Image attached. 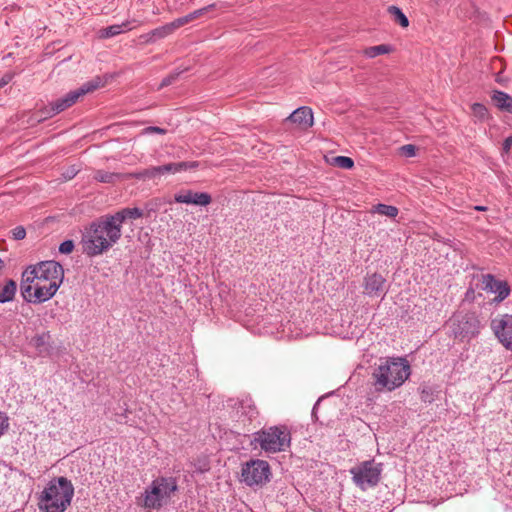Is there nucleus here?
<instances>
[{
  "instance_id": "obj_1",
  "label": "nucleus",
  "mask_w": 512,
  "mask_h": 512,
  "mask_svg": "<svg viewBox=\"0 0 512 512\" xmlns=\"http://www.w3.org/2000/svg\"><path fill=\"white\" fill-rule=\"evenodd\" d=\"M121 230L109 215L93 221L82 233L80 244L82 252L95 257L107 252L121 238Z\"/></svg>"
},
{
  "instance_id": "obj_2",
  "label": "nucleus",
  "mask_w": 512,
  "mask_h": 512,
  "mask_svg": "<svg viewBox=\"0 0 512 512\" xmlns=\"http://www.w3.org/2000/svg\"><path fill=\"white\" fill-rule=\"evenodd\" d=\"M410 374L411 367L406 358H383L373 369L372 385L376 392L393 391L402 386Z\"/></svg>"
},
{
  "instance_id": "obj_3",
  "label": "nucleus",
  "mask_w": 512,
  "mask_h": 512,
  "mask_svg": "<svg viewBox=\"0 0 512 512\" xmlns=\"http://www.w3.org/2000/svg\"><path fill=\"white\" fill-rule=\"evenodd\" d=\"M74 496V487L66 477L53 478L39 497V508L43 512H64Z\"/></svg>"
},
{
  "instance_id": "obj_4",
  "label": "nucleus",
  "mask_w": 512,
  "mask_h": 512,
  "mask_svg": "<svg viewBox=\"0 0 512 512\" xmlns=\"http://www.w3.org/2000/svg\"><path fill=\"white\" fill-rule=\"evenodd\" d=\"M254 441L268 453L285 451L291 443V434L284 425L272 426L255 433Z\"/></svg>"
},
{
  "instance_id": "obj_5",
  "label": "nucleus",
  "mask_w": 512,
  "mask_h": 512,
  "mask_svg": "<svg viewBox=\"0 0 512 512\" xmlns=\"http://www.w3.org/2000/svg\"><path fill=\"white\" fill-rule=\"evenodd\" d=\"M177 489L173 478H157L145 491L144 506L150 509L160 508Z\"/></svg>"
},
{
  "instance_id": "obj_6",
  "label": "nucleus",
  "mask_w": 512,
  "mask_h": 512,
  "mask_svg": "<svg viewBox=\"0 0 512 512\" xmlns=\"http://www.w3.org/2000/svg\"><path fill=\"white\" fill-rule=\"evenodd\" d=\"M22 278L26 282L33 283L35 279L44 282H56L57 285H61L64 278V270L61 264L56 261H43L36 266H30L26 269Z\"/></svg>"
},
{
  "instance_id": "obj_7",
  "label": "nucleus",
  "mask_w": 512,
  "mask_h": 512,
  "mask_svg": "<svg viewBox=\"0 0 512 512\" xmlns=\"http://www.w3.org/2000/svg\"><path fill=\"white\" fill-rule=\"evenodd\" d=\"M382 464L374 460L363 461L350 469L352 479L361 490L375 487L381 478Z\"/></svg>"
},
{
  "instance_id": "obj_8",
  "label": "nucleus",
  "mask_w": 512,
  "mask_h": 512,
  "mask_svg": "<svg viewBox=\"0 0 512 512\" xmlns=\"http://www.w3.org/2000/svg\"><path fill=\"white\" fill-rule=\"evenodd\" d=\"M59 287L60 285H57L55 281L48 283L35 279L33 283H30L24 281L23 278L20 286L23 297L34 303H42L51 299Z\"/></svg>"
},
{
  "instance_id": "obj_9",
  "label": "nucleus",
  "mask_w": 512,
  "mask_h": 512,
  "mask_svg": "<svg viewBox=\"0 0 512 512\" xmlns=\"http://www.w3.org/2000/svg\"><path fill=\"white\" fill-rule=\"evenodd\" d=\"M480 322L473 313H457L449 320V326L456 338L470 339L479 332Z\"/></svg>"
},
{
  "instance_id": "obj_10",
  "label": "nucleus",
  "mask_w": 512,
  "mask_h": 512,
  "mask_svg": "<svg viewBox=\"0 0 512 512\" xmlns=\"http://www.w3.org/2000/svg\"><path fill=\"white\" fill-rule=\"evenodd\" d=\"M270 474L268 462L260 459L246 462L241 470L242 481L248 486L266 483L269 480Z\"/></svg>"
},
{
  "instance_id": "obj_11",
  "label": "nucleus",
  "mask_w": 512,
  "mask_h": 512,
  "mask_svg": "<svg viewBox=\"0 0 512 512\" xmlns=\"http://www.w3.org/2000/svg\"><path fill=\"white\" fill-rule=\"evenodd\" d=\"M491 327L501 344L512 351V315L492 320Z\"/></svg>"
},
{
  "instance_id": "obj_12",
  "label": "nucleus",
  "mask_w": 512,
  "mask_h": 512,
  "mask_svg": "<svg viewBox=\"0 0 512 512\" xmlns=\"http://www.w3.org/2000/svg\"><path fill=\"white\" fill-rule=\"evenodd\" d=\"M79 98L80 95H78L77 90L69 92L64 97L57 99L56 101L50 103L48 106L44 107L40 111L41 116L39 120L53 117L54 115L64 111L65 109L75 104Z\"/></svg>"
},
{
  "instance_id": "obj_13",
  "label": "nucleus",
  "mask_w": 512,
  "mask_h": 512,
  "mask_svg": "<svg viewBox=\"0 0 512 512\" xmlns=\"http://www.w3.org/2000/svg\"><path fill=\"white\" fill-rule=\"evenodd\" d=\"M481 288L487 292L495 294L494 301L501 302L508 297L510 288L504 281L497 280L493 275L486 274L482 276Z\"/></svg>"
},
{
  "instance_id": "obj_14",
  "label": "nucleus",
  "mask_w": 512,
  "mask_h": 512,
  "mask_svg": "<svg viewBox=\"0 0 512 512\" xmlns=\"http://www.w3.org/2000/svg\"><path fill=\"white\" fill-rule=\"evenodd\" d=\"M363 288V293L369 297H381L383 299L388 292L385 278L377 273L365 277Z\"/></svg>"
},
{
  "instance_id": "obj_15",
  "label": "nucleus",
  "mask_w": 512,
  "mask_h": 512,
  "mask_svg": "<svg viewBox=\"0 0 512 512\" xmlns=\"http://www.w3.org/2000/svg\"><path fill=\"white\" fill-rule=\"evenodd\" d=\"M179 28L180 25L178 24L177 19H175L170 23L157 27L147 34L142 35L141 38H143L145 42H155L156 40L166 38L173 34Z\"/></svg>"
},
{
  "instance_id": "obj_16",
  "label": "nucleus",
  "mask_w": 512,
  "mask_h": 512,
  "mask_svg": "<svg viewBox=\"0 0 512 512\" xmlns=\"http://www.w3.org/2000/svg\"><path fill=\"white\" fill-rule=\"evenodd\" d=\"M293 123L298 124L302 129L310 128L313 125V113L309 107H299L288 117Z\"/></svg>"
},
{
  "instance_id": "obj_17",
  "label": "nucleus",
  "mask_w": 512,
  "mask_h": 512,
  "mask_svg": "<svg viewBox=\"0 0 512 512\" xmlns=\"http://www.w3.org/2000/svg\"><path fill=\"white\" fill-rule=\"evenodd\" d=\"M199 166V163L196 161L192 162H177V163H167L161 166H155L157 177L166 175V174H176L178 172L193 169Z\"/></svg>"
},
{
  "instance_id": "obj_18",
  "label": "nucleus",
  "mask_w": 512,
  "mask_h": 512,
  "mask_svg": "<svg viewBox=\"0 0 512 512\" xmlns=\"http://www.w3.org/2000/svg\"><path fill=\"white\" fill-rule=\"evenodd\" d=\"M140 22L133 19V20H126L122 22L121 24H114L110 25L100 31L102 38H111L114 36H117L125 31H130L136 26H139Z\"/></svg>"
},
{
  "instance_id": "obj_19",
  "label": "nucleus",
  "mask_w": 512,
  "mask_h": 512,
  "mask_svg": "<svg viewBox=\"0 0 512 512\" xmlns=\"http://www.w3.org/2000/svg\"><path fill=\"white\" fill-rule=\"evenodd\" d=\"M111 217V220L114 221L116 226L120 228L122 231V224L126 220H135L138 218H141L143 216V212L141 209L134 207V208H124L118 212H116L113 215H109Z\"/></svg>"
},
{
  "instance_id": "obj_20",
  "label": "nucleus",
  "mask_w": 512,
  "mask_h": 512,
  "mask_svg": "<svg viewBox=\"0 0 512 512\" xmlns=\"http://www.w3.org/2000/svg\"><path fill=\"white\" fill-rule=\"evenodd\" d=\"M493 103L502 111L512 113V97L502 91H494L491 97Z\"/></svg>"
},
{
  "instance_id": "obj_21",
  "label": "nucleus",
  "mask_w": 512,
  "mask_h": 512,
  "mask_svg": "<svg viewBox=\"0 0 512 512\" xmlns=\"http://www.w3.org/2000/svg\"><path fill=\"white\" fill-rule=\"evenodd\" d=\"M237 413L246 416L249 420L255 418L258 414L256 406L251 398H244L239 402Z\"/></svg>"
},
{
  "instance_id": "obj_22",
  "label": "nucleus",
  "mask_w": 512,
  "mask_h": 512,
  "mask_svg": "<svg viewBox=\"0 0 512 512\" xmlns=\"http://www.w3.org/2000/svg\"><path fill=\"white\" fill-rule=\"evenodd\" d=\"M94 179L101 183H115L125 179V174L97 170L94 173Z\"/></svg>"
},
{
  "instance_id": "obj_23",
  "label": "nucleus",
  "mask_w": 512,
  "mask_h": 512,
  "mask_svg": "<svg viewBox=\"0 0 512 512\" xmlns=\"http://www.w3.org/2000/svg\"><path fill=\"white\" fill-rule=\"evenodd\" d=\"M17 285L14 280H8L0 290V303H6L13 300L16 293Z\"/></svg>"
},
{
  "instance_id": "obj_24",
  "label": "nucleus",
  "mask_w": 512,
  "mask_h": 512,
  "mask_svg": "<svg viewBox=\"0 0 512 512\" xmlns=\"http://www.w3.org/2000/svg\"><path fill=\"white\" fill-rule=\"evenodd\" d=\"M104 85V82L100 77H96L92 79L91 81H88L84 83L80 88L76 89L78 92V95L83 96L87 93L93 92L96 89L102 87Z\"/></svg>"
},
{
  "instance_id": "obj_25",
  "label": "nucleus",
  "mask_w": 512,
  "mask_h": 512,
  "mask_svg": "<svg viewBox=\"0 0 512 512\" xmlns=\"http://www.w3.org/2000/svg\"><path fill=\"white\" fill-rule=\"evenodd\" d=\"M104 85V82L100 77H96L92 79L91 81H88L84 83L80 88L76 89L78 92V95L83 96L87 93L93 92L96 89L102 87Z\"/></svg>"
},
{
  "instance_id": "obj_26",
  "label": "nucleus",
  "mask_w": 512,
  "mask_h": 512,
  "mask_svg": "<svg viewBox=\"0 0 512 512\" xmlns=\"http://www.w3.org/2000/svg\"><path fill=\"white\" fill-rule=\"evenodd\" d=\"M388 13L393 17L394 21L399 23L401 27H407L409 25V20L406 15L402 12V10L397 6H389Z\"/></svg>"
},
{
  "instance_id": "obj_27",
  "label": "nucleus",
  "mask_w": 512,
  "mask_h": 512,
  "mask_svg": "<svg viewBox=\"0 0 512 512\" xmlns=\"http://www.w3.org/2000/svg\"><path fill=\"white\" fill-rule=\"evenodd\" d=\"M373 212L394 218L398 215V208L392 205L377 204L373 207Z\"/></svg>"
},
{
  "instance_id": "obj_28",
  "label": "nucleus",
  "mask_w": 512,
  "mask_h": 512,
  "mask_svg": "<svg viewBox=\"0 0 512 512\" xmlns=\"http://www.w3.org/2000/svg\"><path fill=\"white\" fill-rule=\"evenodd\" d=\"M472 115L477 121H485L489 118V112L482 103H474L471 106Z\"/></svg>"
},
{
  "instance_id": "obj_29",
  "label": "nucleus",
  "mask_w": 512,
  "mask_h": 512,
  "mask_svg": "<svg viewBox=\"0 0 512 512\" xmlns=\"http://www.w3.org/2000/svg\"><path fill=\"white\" fill-rule=\"evenodd\" d=\"M209 8L210 6L195 10L183 17L177 18V22L180 25V27H182L190 23L191 21L195 20L196 18L202 16L206 11H208Z\"/></svg>"
},
{
  "instance_id": "obj_30",
  "label": "nucleus",
  "mask_w": 512,
  "mask_h": 512,
  "mask_svg": "<svg viewBox=\"0 0 512 512\" xmlns=\"http://www.w3.org/2000/svg\"><path fill=\"white\" fill-rule=\"evenodd\" d=\"M211 196L206 192H194L192 191L191 203L193 205L207 206L211 203Z\"/></svg>"
},
{
  "instance_id": "obj_31",
  "label": "nucleus",
  "mask_w": 512,
  "mask_h": 512,
  "mask_svg": "<svg viewBox=\"0 0 512 512\" xmlns=\"http://www.w3.org/2000/svg\"><path fill=\"white\" fill-rule=\"evenodd\" d=\"M391 50L390 46L381 44L377 46H371L365 49V55L369 58H375L378 55L389 53Z\"/></svg>"
},
{
  "instance_id": "obj_32",
  "label": "nucleus",
  "mask_w": 512,
  "mask_h": 512,
  "mask_svg": "<svg viewBox=\"0 0 512 512\" xmlns=\"http://www.w3.org/2000/svg\"><path fill=\"white\" fill-rule=\"evenodd\" d=\"M125 176H126L125 179L132 178V177L137 178V179H145V178L152 179V178L157 177L155 166L144 169V170L136 172V173L125 174Z\"/></svg>"
},
{
  "instance_id": "obj_33",
  "label": "nucleus",
  "mask_w": 512,
  "mask_h": 512,
  "mask_svg": "<svg viewBox=\"0 0 512 512\" xmlns=\"http://www.w3.org/2000/svg\"><path fill=\"white\" fill-rule=\"evenodd\" d=\"M333 164L342 169H351L354 166V161L347 156H336L333 158Z\"/></svg>"
},
{
  "instance_id": "obj_34",
  "label": "nucleus",
  "mask_w": 512,
  "mask_h": 512,
  "mask_svg": "<svg viewBox=\"0 0 512 512\" xmlns=\"http://www.w3.org/2000/svg\"><path fill=\"white\" fill-rule=\"evenodd\" d=\"M420 399L425 403H432L434 401V390L428 386L423 387L420 391Z\"/></svg>"
},
{
  "instance_id": "obj_35",
  "label": "nucleus",
  "mask_w": 512,
  "mask_h": 512,
  "mask_svg": "<svg viewBox=\"0 0 512 512\" xmlns=\"http://www.w3.org/2000/svg\"><path fill=\"white\" fill-rule=\"evenodd\" d=\"M192 199V190H186L180 193H177L174 197L175 202L190 204Z\"/></svg>"
},
{
  "instance_id": "obj_36",
  "label": "nucleus",
  "mask_w": 512,
  "mask_h": 512,
  "mask_svg": "<svg viewBox=\"0 0 512 512\" xmlns=\"http://www.w3.org/2000/svg\"><path fill=\"white\" fill-rule=\"evenodd\" d=\"M400 154L405 157H414L416 155V147L412 144H406L399 148Z\"/></svg>"
},
{
  "instance_id": "obj_37",
  "label": "nucleus",
  "mask_w": 512,
  "mask_h": 512,
  "mask_svg": "<svg viewBox=\"0 0 512 512\" xmlns=\"http://www.w3.org/2000/svg\"><path fill=\"white\" fill-rule=\"evenodd\" d=\"M179 75H180V72H174V73H171L170 75L166 76L165 78L162 79L158 89H162L164 87L171 85L172 83H174L176 81V79L178 78Z\"/></svg>"
},
{
  "instance_id": "obj_38",
  "label": "nucleus",
  "mask_w": 512,
  "mask_h": 512,
  "mask_svg": "<svg viewBox=\"0 0 512 512\" xmlns=\"http://www.w3.org/2000/svg\"><path fill=\"white\" fill-rule=\"evenodd\" d=\"M9 427V418L5 412H0V437L7 431Z\"/></svg>"
},
{
  "instance_id": "obj_39",
  "label": "nucleus",
  "mask_w": 512,
  "mask_h": 512,
  "mask_svg": "<svg viewBox=\"0 0 512 512\" xmlns=\"http://www.w3.org/2000/svg\"><path fill=\"white\" fill-rule=\"evenodd\" d=\"M74 249V242L72 240H66L59 246V252L62 254H69Z\"/></svg>"
},
{
  "instance_id": "obj_40",
  "label": "nucleus",
  "mask_w": 512,
  "mask_h": 512,
  "mask_svg": "<svg viewBox=\"0 0 512 512\" xmlns=\"http://www.w3.org/2000/svg\"><path fill=\"white\" fill-rule=\"evenodd\" d=\"M12 234L15 240H22L26 236V231L22 226H17L12 230Z\"/></svg>"
},
{
  "instance_id": "obj_41",
  "label": "nucleus",
  "mask_w": 512,
  "mask_h": 512,
  "mask_svg": "<svg viewBox=\"0 0 512 512\" xmlns=\"http://www.w3.org/2000/svg\"><path fill=\"white\" fill-rule=\"evenodd\" d=\"M48 338L47 334L37 335L33 338L34 344L36 347H41L45 345L46 339Z\"/></svg>"
},
{
  "instance_id": "obj_42",
  "label": "nucleus",
  "mask_w": 512,
  "mask_h": 512,
  "mask_svg": "<svg viewBox=\"0 0 512 512\" xmlns=\"http://www.w3.org/2000/svg\"><path fill=\"white\" fill-rule=\"evenodd\" d=\"M145 133H158V134H165L166 130L157 126H149L144 129Z\"/></svg>"
},
{
  "instance_id": "obj_43",
  "label": "nucleus",
  "mask_w": 512,
  "mask_h": 512,
  "mask_svg": "<svg viewBox=\"0 0 512 512\" xmlns=\"http://www.w3.org/2000/svg\"><path fill=\"white\" fill-rule=\"evenodd\" d=\"M13 78V75L11 73H7L5 74L1 79H0V89L2 87H4L5 85H7Z\"/></svg>"
},
{
  "instance_id": "obj_44",
  "label": "nucleus",
  "mask_w": 512,
  "mask_h": 512,
  "mask_svg": "<svg viewBox=\"0 0 512 512\" xmlns=\"http://www.w3.org/2000/svg\"><path fill=\"white\" fill-rule=\"evenodd\" d=\"M512 146V137H507L503 142V150L505 152H509L510 148Z\"/></svg>"
},
{
  "instance_id": "obj_45",
  "label": "nucleus",
  "mask_w": 512,
  "mask_h": 512,
  "mask_svg": "<svg viewBox=\"0 0 512 512\" xmlns=\"http://www.w3.org/2000/svg\"><path fill=\"white\" fill-rule=\"evenodd\" d=\"M474 209L476 211H486L487 207L486 206H475Z\"/></svg>"
}]
</instances>
